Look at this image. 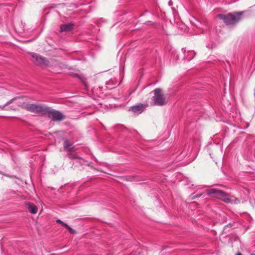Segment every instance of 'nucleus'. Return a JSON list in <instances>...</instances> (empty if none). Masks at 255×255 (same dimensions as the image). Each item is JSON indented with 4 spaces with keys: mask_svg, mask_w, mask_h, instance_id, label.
I'll use <instances>...</instances> for the list:
<instances>
[{
    "mask_svg": "<svg viewBox=\"0 0 255 255\" xmlns=\"http://www.w3.org/2000/svg\"><path fill=\"white\" fill-rule=\"evenodd\" d=\"M20 99H14L8 102L6 105L4 106V108H6L7 105L10 104H12V106L10 107V110H16L17 109V107L15 105H17L18 107H22L28 111H29L32 113H34L35 114H40L41 115H45V112L47 111V106L42 105H38L35 104H27L26 105H24V104L21 102Z\"/></svg>",
    "mask_w": 255,
    "mask_h": 255,
    "instance_id": "obj_1",
    "label": "nucleus"
},
{
    "mask_svg": "<svg viewBox=\"0 0 255 255\" xmlns=\"http://www.w3.org/2000/svg\"><path fill=\"white\" fill-rule=\"evenodd\" d=\"M207 193L209 195L221 200L226 203L237 204L239 202V200L234 196L227 194L221 190L212 188L208 190Z\"/></svg>",
    "mask_w": 255,
    "mask_h": 255,
    "instance_id": "obj_2",
    "label": "nucleus"
},
{
    "mask_svg": "<svg viewBox=\"0 0 255 255\" xmlns=\"http://www.w3.org/2000/svg\"><path fill=\"white\" fill-rule=\"evenodd\" d=\"M243 14V12H233L227 14L219 13L217 16L223 20L226 24L234 25L240 21Z\"/></svg>",
    "mask_w": 255,
    "mask_h": 255,
    "instance_id": "obj_3",
    "label": "nucleus"
},
{
    "mask_svg": "<svg viewBox=\"0 0 255 255\" xmlns=\"http://www.w3.org/2000/svg\"><path fill=\"white\" fill-rule=\"evenodd\" d=\"M154 96L152 98L151 104L154 106H162L166 104V101L162 90L156 88L154 91Z\"/></svg>",
    "mask_w": 255,
    "mask_h": 255,
    "instance_id": "obj_4",
    "label": "nucleus"
},
{
    "mask_svg": "<svg viewBox=\"0 0 255 255\" xmlns=\"http://www.w3.org/2000/svg\"><path fill=\"white\" fill-rule=\"evenodd\" d=\"M44 115L51 119L53 121H61L64 119V117L60 112L51 109V108L47 107Z\"/></svg>",
    "mask_w": 255,
    "mask_h": 255,
    "instance_id": "obj_5",
    "label": "nucleus"
},
{
    "mask_svg": "<svg viewBox=\"0 0 255 255\" xmlns=\"http://www.w3.org/2000/svg\"><path fill=\"white\" fill-rule=\"evenodd\" d=\"M33 62L37 65H47L49 62L44 57L35 53H32Z\"/></svg>",
    "mask_w": 255,
    "mask_h": 255,
    "instance_id": "obj_6",
    "label": "nucleus"
},
{
    "mask_svg": "<svg viewBox=\"0 0 255 255\" xmlns=\"http://www.w3.org/2000/svg\"><path fill=\"white\" fill-rule=\"evenodd\" d=\"M73 143L69 140H65L63 143V147L65 150H67L68 152H74L76 151V148L73 146Z\"/></svg>",
    "mask_w": 255,
    "mask_h": 255,
    "instance_id": "obj_7",
    "label": "nucleus"
},
{
    "mask_svg": "<svg viewBox=\"0 0 255 255\" xmlns=\"http://www.w3.org/2000/svg\"><path fill=\"white\" fill-rule=\"evenodd\" d=\"M74 24L72 23H69L65 24H62L60 26V32L70 31L73 28Z\"/></svg>",
    "mask_w": 255,
    "mask_h": 255,
    "instance_id": "obj_8",
    "label": "nucleus"
},
{
    "mask_svg": "<svg viewBox=\"0 0 255 255\" xmlns=\"http://www.w3.org/2000/svg\"><path fill=\"white\" fill-rule=\"evenodd\" d=\"M26 205L28 207V209L29 211L32 214H35L37 212V207L34 204L31 203L30 202H27L26 203Z\"/></svg>",
    "mask_w": 255,
    "mask_h": 255,
    "instance_id": "obj_9",
    "label": "nucleus"
},
{
    "mask_svg": "<svg viewBox=\"0 0 255 255\" xmlns=\"http://www.w3.org/2000/svg\"><path fill=\"white\" fill-rule=\"evenodd\" d=\"M144 108V107L143 105L141 104H140L138 105L131 107L129 110H131L134 113H141L143 111Z\"/></svg>",
    "mask_w": 255,
    "mask_h": 255,
    "instance_id": "obj_10",
    "label": "nucleus"
},
{
    "mask_svg": "<svg viewBox=\"0 0 255 255\" xmlns=\"http://www.w3.org/2000/svg\"><path fill=\"white\" fill-rule=\"evenodd\" d=\"M117 82L115 80L111 79L106 83L107 88L109 89H113L114 88V86L117 85Z\"/></svg>",
    "mask_w": 255,
    "mask_h": 255,
    "instance_id": "obj_11",
    "label": "nucleus"
},
{
    "mask_svg": "<svg viewBox=\"0 0 255 255\" xmlns=\"http://www.w3.org/2000/svg\"><path fill=\"white\" fill-rule=\"evenodd\" d=\"M67 155L71 159H80V158L77 154L73 153V152H68Z\"/></svg>",
    "mask_w": 255,
    "mask_h": 255,
    "instance_id": "obj_12",
    "label": "nucleus"
},
{
    "mask_svg": "<svg viewBox=\"0 0 255 255\" xmlns=\"http://www.w3.org/2000/svg\"><path fill=\"white\" fill-rule=\"evenodd\" d=\"M65 228H66L67 229V230L69 232L70 234H74L76 233V231L72 229L67 224L65 226Z\"/></svg>",
    "mask_w": 255,
    "mask_h": 255,
    "instance_id": "obj_13",
    "label": "nucleus"
},
{
    "mask_svg": "<svg viewBox=\"0 0 255 255\" xmlns=\"http://www.w3.org/2000/svg\"><path fill=\"white\" fill-rule=\"evenodd\" d=\"M56 222L57 223H59V224H60L63 227H65V226L67 225V224L64 223L63 222H62L61 220H60V219H58V220H56Z\"/></svg>",
    "mask_w": 255,
    "mask_h": 255,
    "instance_id": "obj_14",
    "label": "nucleus"
},
{
    "mask_svg": "<svg viewBox=\"0 0 255 255\" xmlns=\"http://www.w3.org/2000/svg\"><path fill=\"white\" fill-rule=\"evenodd\" d=\"M78 160H79L78 162H79L80 164H81V165H82V164H84V162H85V161L84 160H83V159H81V158H80V159H78Z\"/></svg>",
    "mask_w": 255,
    "mask_h": 255,
    "instance_id": "obj_15",
    "label": "nucleus"
},
{
    "mask_svg": "<svg viewBox=\"0 0 255 255\" xmlns=\"http://www.w3.org/2000/svg\"><path fill=\"white\" fill-rule=\"evenodd\" d=\"M82 82H83V83L85 87H87V83H86V82L85 81H82Z\"/></svg>",
    "mask_w": 255,
    "mask_h": 255,
    "instance_id": "obj_16",
    "label": "nucleus"
},
{
    "mask_svg": "<svg viewBox=\"0 0 255 255\" xmlns=\"http://www.w3.org/2000/svg\"><path fill=\"white\" fill-rule=\"evenodd\" d=\"M236 255H242V254L241 253H238Z\"/></svg>",
    "mask_w": 255,
    "mask_h": 255,
    "instance_id": "obj_17",
    "label": "nucleus"
}]
</instances>
